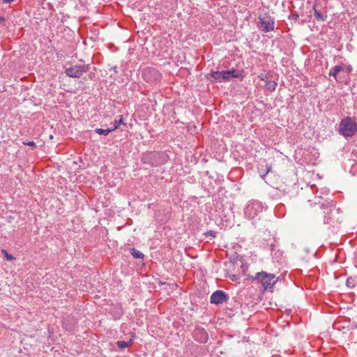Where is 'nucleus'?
Instances as JSON below:
<instances>
[{
  "label": "nucleus",
  "mask_w": 357,
  "mask_h": 357,
  "mask_svg": "<svg viewBox=\"0 0 357 357\" xmlns=\"http://www.w3.org/2000/svg\"><path fill=\"white\" fill-rule=\"evenodd\" d=\"M112 131V128L108 129H102V128H96L95 132L99 135H107L109 132Z\"/></svg>",
  "instance_id": "12"
},
{
  "label": "nucleus",
  "mask_w": 357,
  "mask_h": 357,
  "mask_svg": "<svg viewBox=\"0 0 357 357\" xmlns=\"http://www.w3.org/2000/svg\"><path fill=\"white\" fill-rule=\"evenodd\" d=\"M304 22H305V21H304V20H302V21L301 22V23H300V24H304Z\"/></svg>",
  "instance_id": "25"
},
{
  "label": "nucleus",
  "mask_w": 357,
  "mask_h": 357,
  "mask_svg": "<svg viewBox=\"0 0 357 357\" xmlns=\"http://www.w3.org/2000/svg\"><path fill=\"white\" fill-rule=\"evenodd\" d=\"M130 253L136 259H143L144 257V254L142 252L135 248L130 249Z\"/></svg>",
  "instance_id": "10"
},
{
  "label": "nucleus",
  "mask_w": 357,
  "mask_h": 357,
  "mask_svg": "<svg viewBox=\"0 0 357 357\" xmlns=\"http://www.w3.org/2000/svg\"><path fill=\"white\" fill-rule=\"evenodd\" d=\"M227 299V295L221 290L215 291L211 296V303L214 304H222Z\"/></svg>",
  "instance_id": "6"
},
{
  "label": "nucleus",
  "mask_w": 357,
  "mask_h": 357,
  "mask_svg": "<svg viewBox=\"0 0 357 357\" xmlns=\"http://www.w3.org/2000/svg\"><path fill=\"white\" fill-rule=\"evenodd\" d=\"M254 279L258 280L265 289L272 288L278 281L274 274L267 273L264 271L256 273Z\"/></svg>",
  "instance_id": "2"
},
{
  "label": "nucleus",
  "mask_w": 357,
  "mask_h": 357,
  "mask_svg": "<svg viewBox=\"0 0 357 357\" xmlns=\"http://www.w3.org/2000/svg\"><path fill=\"white\" fill-rule=\"evenodd\" d=\"M206 236L209 235V236H211L213 237H215L216 233H215V231L210 230V231L206 232Z\"/></svg>",
  "instance_id": "22"
},
{
  "label": "nucleus",
  "mask_w": 357,
  "mask_h": 357,
  "mask_svg": "<svg viewBox=\"0 0 357 357\" xmlns=\"http://www.w3.org/2000/svg\"><path fill=\"white\" fill-rule=\"evenodd\" d=\"M210 76L215 80H220L222 79V71L212 72Z\"/></svg>",
  "instance_id": "14"
},
{
  "label": "nucleus",
  "mask_w": 357,
  "mask_h": 357,
  "mask_svg": "<svg viewBox=\"0 0 357 357\" xmlns=\"http://www.w3.org/2000/svg\"><path fill=\"white\" fill-rule=\"evenodd\" d=\"M339 133L345 137H352L357 132V123L351 117L342 119L338 129Z\"/></svg>",
  "instance_id": "1"
},
{
  "label": "nucleus",
  "mask_w": 357,
  "mask_h": 357,
  "mask_svg": "<svg viewBox=\"0 0 357 357\" xmlns=\"http://www.w3.org/2000/svg\"><path fill=\"white\" fill-rule=\"evenodd\" d=\"M2 253L5 255V257L8 260L10 261L15 259V257L13 255H9L5 250H2Z\"/></svg>",
  "instance_id": "18"
},
{
  "label": "nucleus",
  "mask_w": 357,
  "mask_h": 357,
  "mask_svg": "<svg viewBox=\"0 0 357 357\" xmlns=\"http://www.w3.org/2000/svg\"><path fill=\"white\" fill-rule=\"evenodd\" d=\"M271 170V166L267 167V169H266V172L263 175H261V177L264 178Z\"/></svg>",
  "instance_id": "24"
},
{
  "label": "nucleus",
  "mask_w": 357,
  "mask_h": 357,
  "mask_svg": "<svg viewBox=\"0 0 357 357\" xmlns=\"http://www.w3.org/2000/svg\"><path fill=\"white\" fill-rule=\"evenodd\" d=\"M148 73H152V74L156 75L158 73V72L155 70H154V69H153V70H151V69H146L144 71V76L146 77Z\"/></svg>",
  "instance_id": "17"
},
{
  "label": "nucleus",
  "mask_w": 357,
  "mask_h": 357,
  "mask_svg": "<svg viewBox=\"0 0 357 357\" xmlns=\"http://www.w3.org/2000/svg\"><path fill=\"white\" fill-rule=\"evenodd\" d=\"M229 72L230 73V77H241V73L239 70H229Z\"/></svg>",
  "instance_id": "15"
},
{
  "label": "nucleus",
  "mask_w": 357,
  "mask_h": 357,
  "mask_svg": "<svg viewBox=\"0 0 357 357\" xmlns=\"http://www.w3.org/2000/svg\"><path fill=\"white\" fill-rule=\"evenodd\" d=\"M89 70V65H75L73 67L67 68L65 73L67 76L73 78L80 77L83 73Z\"/></svg>",
  "instance_id": "3"
},
{
  "label": "nucleus",
  "mask_w": 357,
  "mask_h": 357,
  "mask_svg": "<svg viewBox=\"0 0 357 357\" xmlns=\"http://www.w3.org/2000/svg\"><path fill=\"white\" fill-rule=\"evenodd\" d=\"M291 17L293 20H297L299 17V15L296 13H295L291 15Z\"/></svg>",
  "instance_id": "23"
},
{
  "label": "nucleus",
  "mask_w": 357,
  "mask_h": 357,
  "mask_svg": "<svg viewBox=\"0 0 357 357\" xmlns=\"http://www.w3.org/2000/svg\"><path fill=\"white\" fill-rule=\"evenodd\" d=\"M162 285H167L171 289H176L177 287V285L176 284H169V283H165V282H160Z\"/></svg>",
  "instance_id": "19"
},
{
  "label": "nucleus",
  "mask_w": 357,
  "mask_h": 357,
  "mask_svg": "<svg viewBox=\"0 0 357 357\" xmlns=\"http://www.w3.org/2000/svg\"><path fill=\"white\" fill-rule=\"evenodd\" d=\"M312 9L314 10V17H315V18H316V20L317 21H321V22L325 21V20L327 17V15L326 14H323V13H320L318 10V9H317V3H315L313 6Z\"/></svg>",
  "instance_id": "7"
},
{
  "label": "nucleus",
  "mask_w": 357,
  "mask_h": 357,
  "mask_svg": "<svg viewBox=\"0 0 357 357\" xmlns=\"http://www.w3.org/2000/svg\"><path fill=\"white\" fill-rule=\"evenodd\" d=\"M347 283L349 282V284H351V282H349V280H347Z\"/></svg>",
  "instance_id": "26"
},
{
  "label": "nucleus",
  "mask_w": 357,
  "mask_h": 357,
  "mask_svg": "<svg viewBox=\"0 0 357 357\" xmlns=\"http://www.w3.org/2000/svg\"><path fill=\"white\" fill-rule=\"evenodd\" d=\"M310 205L313 211L325 215L324 220V223H329L331 218L327 217L326 215H328L331 213L332 209L328 206V204H321L320 202H314L313 204H310Z\"/></svg>",
  "instance_id": "4"
},
{
  "label": "nucleus",
  "mask_w": 357,
  "mask_h": 357,
  "mask_svg": "<svg viewBox=\"0 0 357 357\" xmlns=\"http://www.w3.org/2000/svg\"><path fill=\"white\" fill-rule=\"evenodd\" d=\"M347 283L349 282V284H351V282H349V280H347Z\"/></svg>",
  "instance_id": "27"
},
{
  "label": "nucleus",
  "mask_w": 357,
  "mask_h": 357,
  "mask_svg": "<svg viewBox=\"0 0 357 357\" xmlns=\"http://www.w3.org/2000/svg\"><path fill=\"white\" fill-rule=\"evenodd\" d=\"M259 28L265 32H269L271 31H273L274 29V21L269 16H266L264 17L259 16Z\"/></svg>",
  "instance_id": "5"
},
{
  "label": "nucleus",
  "mask_w": 357,
  "mask_h": 357,
  "mask_svg": "<svg viewBox=\"0 0 357 357\" xmlns=\"http://www.w3.org/2000/svg\"><path fill=\"white\" fill-rule=\"evenodd\" d=\"M121 124H123V117H122V116H119V120H115L114 126L112 128H111L112 131L116 130L117 128H119V127Z\"/></svg>",
  "instance_id": "13"
},
{
  "label": "nucleus",
  "mask_w": 357,
  "mask_h": 357,
  "mask_svg": "<svg viewBox=\"0 0 357 357\" xmlns=\"http://www.w3.org/2000/svg\"><path fill=\"white\" fill-rule=\"evenodd\" d=\"M277 86V83L275 81H268L266 84V89L270 91H273L275 90Z\"/></svg>",
  "instance_id": "11"
},
{
  "label": "nucleus",
  "mask_w": 357,
  "mask_h": 357,
  "mask_svg": "<svg viewBox=\"0 0 357 357\" xmlns=\"http://www.w3.org/2000/svg\"><path fill=\"white\" fill-rule=\"evenodd\" d=\"M132 339H130V341H128V342L118 341L116 342V344H117L118 347L119 349H125L126 347H128L130 345H132Z\"/></svg>",
  "instance_id": "9"
},
{
  "label": "nucleus",
  "mask_w": 357,
  "mask_h": 357,
  "mask_svg": "<svg viewBox=\"0 0 357 357\" xmlns=\"http://www.w3.org/2000/svg\"><path fill=\"white\" fill-rule=\"evenodd\" d=\"M230 77V73L229 70L222 71V79L227 80Z\"/></svg>",
  "instance_id": "16"
},
{
  "label": "nucleus",
  "mask_w": 357,
  "mask_h": 357,
  "mask_svg": "<svg viewBox=\"0 0 357 357\" xmlns=\"http://www.w3.org/2000/svg\"><path fill=\"white\" fill-rule=\"evenodd\" d=\"M23 144L24 145H26V146H31V147H36V143L34 142H24Z\"/></svg>",
  "instance_id": "21"
},
{
  "label": "nucleus",
  "mask_w": 357,
  "mask_h": 357,
  "mask_svg": "<svg viewBox=\"0 0 357 357\" xmlns=\"http://www.w3.org/2000/svg\"><path fill=\"white\" fill-rule=\"evenodd\" d=\"M259 78L262 80V81H264L266 82H267L268 81V77H267V75L266 74H263L261 73V75H259Z\"/></svg>",
  "instance_id": "20"
},
{
  "label": "nucleus",
  "mask_w": 357,
  "mask_h": 357,
  "mask_svg": "<svg viewBox=\"0 0 357 357\" xmlns=\"http://www.w3.org/2000/svg\"><path fill=\"white\" fill-rule=\"evenodd\" d=\"M343 70V67L341 66H335L333 69L330 70L329 75L336 78L337 75Z\"/></svg>",
  "instance_id": "8"
}]
</instances>
